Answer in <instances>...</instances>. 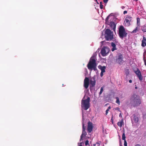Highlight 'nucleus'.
Returning a JSON list of instances; mask_svg holds the SVG:
<instances>
[{"label": "nucleus", "mask_w": 146, "mask_h": 146, "mask_svg": "<svg viewBox=\"0 0 146 146\" xmlns=\"http://www.w3.org/2000/svg\"><path fill=\"white\" fill-rule=\"evenodd\" d=\"M103 91V87H102L101 88L99 92V95H101Z\"/></svg>", "instance_id": "obj_26"}, {"label": "nucleus", "mask_w": 146, "mask_h": 146, "mask_svg": "<svg viewBox=\"0 0 146 146\" xmlns=\"http://www.w3.org/2000/svg\"><path fill=\"white\" fill-rule=\"evenodd\" d=\"M135 72L137 75V76L138 77L139 80L142 81L143 80V77L140 71L138 69H137V70L135 71Z\"/></svg>", "instance_id": "obj_11"}, {"label": "nucleus", "mask_w": 146, "mask_h": 146, "mask_svg": "<svg viewBox=\"0 0 146 146\" xmlns=\"http://www.w3.org/2000/svg\"><path fill=\"white\" fill-rule=\"evenodd\" d=\"M89 84V80L88 78L86 77L84 80V86L86 89L88 87Z\"/></svg>", "instance_id": "obj_9"}, {"label": "nucleus", "mask_w": 146, "mask_h": 146, "mask_svg": "<svg viewBox=\"0 0 146 146\" xmlns=\"http://www.w3.org/2000/svg\"><path fill=\"white\" fill-rule=\"evenodd\" d=\"M130 102L131 104L134 107L139 106L141 104L139 96L135 94H133L130 98Z\"/></svg>", "instance_id": "obj_2"}, {"label": "nucleus", "mask_w": 146, "mask_h": 146, "mask_svg": "<svg viewBox=\"0 0 146 146\" xmlns=\"http://www.w3.org/2000/svg\"><path fill=\"white\" fill-rule=\"evenodd\" d=\"M127 33L125 32V29L123 26H120L119 29V35L122 39L127 36Z\"/></svg>", "instance_id": "obj_5"}, {"label": "nucleus", "mask_w": 146, "mask_h": 146, "mask_svg": "<svg viewBox=\"0 0 146 146\" xmlns=\"http://www.w3.org/2000/svg\"><path fill=\"white\" fill-rule=\"evenodd\" d=\"M96 84V81L94 78H93L90 81V86L92 87H93L95 86Z\"/></svg>", "instance_id": "obj_14"}, {"label": "nucleus", "mask_w": 146, "mask_h": 146, "mask_svg": "<svg viewBox=\"0 0 146 146\" xmlns=\"http://www.w3.org/2000/svg\"><path fill=\"white\" fill-rule=\"evenodd\" d=\"M139 28V26H138L133 31L132 33H136L137 32V31H138V29Z\"/></svg>", "instance_id": "obj_23"}, {"label": "nucleus", "mask_w": 146, "mask_h": 146, "mask_svg": "<svg viewBox=\"0 0 146 146\" xmlns=\"http://www.w3.org/2000/svg\"><path fill=\"white\" fill-rule=\"evenodd\" d=\"M88 126L87 127V131L88 133H91L93 129L92 123L90 121H89L88 123Z\"/></svg>", "instance_id": "obj_10"}, {"label": "nucleus", "mask_w": 146, "mask_h": 146, "mask_svg": "<svg viewBox=\"0 0 146 146\" xmlns=\"http://www.w3.org/2000/svg\"><path fill=\"white\" fill-rule=\"evenodd\" d=\"M123 58L122 55H120L119 56L118 58L116 59V62L119 64H121L123 63Z\"/></svg>", "instance_id": "obj_12"}, {"label": "nucleus", "mask_w": 146, "mask_h": 146, "mask_svg": "<svg viewBox=\"0 0 146 146\" xmlns=\"http://www.w3.org/2000/svg\"><path fill=\"white\" fill-rule=\"evenodd\" d=\"M141 30L144 33L146 32V26H143L141 28Z\"/></svg>", "instance_id": "obj_22"}, {"label": "nucleus", "mask_w": 146, "mask_h": 146, "mask_svg": "<svg viewBox=\"0 0 146 146\" xmlns=\"http://www.w3.org/2000/svg\"><path fill=\"white\" fill-rule=\"evenodd\" d=\"M112 118L113 117H112V116L111 117V120H112V123H113V120Z\"/></svg>", "instance_id": "obj_40"}, {"label": "nucleus", "mask_w": 146, "mask_h": 146, "mask_svg": "<svg viewBox=\"0 0 146 146\" xmlns=\"http://www.w3.org/2000/svg\"><path fill=\"white\" fill-rule=\"evenodd\" d=\"M123 123V119H122L120 121H119L117 123V125L120 127H121L122 126Z\"/></svg>", "instance_id": "obj_19"}, {"label": "nucleus", "mask_w": 146, "mask_h": 146, "mask_svg": "<svg viewBox=\"0 0 146 146\" xmlns=\"http://www.w3.org/2000/svg\"><path fill=\"white\" fill-rule=\"evenodd\" d=\"M146 46V39L145 37L143 36V40L142 41L141 46L144 47Z\"/></svg>", "instance_id": "obj_16"}, {"label": "nucleus", "mask_w": 146, "mask_h": 146, "mask_svg": "<svg viewBox=\"0 0 146 146\" xmlns=\"http://www.w3.org/2000/svg\"><path fill=\"white\" fill-rule=\"evenodd\" d=\"M127 13V11H125L123 12V14H125Z\"/></svg>", "instance_id": "obj_35"}, {"label": "nucleus", "mask_w": 146, "mask_h": 146, "mask_svg": "<svg viewBox=\"0 0 146 146\" xmlns=\"http://www.w3.org/2000/svg\"><path fill=\"white\" fill-rule=\"evenodd\" d=\"M143 59L145 65L146 66V60L145 59V56H144L143 57Z\"/></svg>", "instance_id": "obj_27"}, {"label": "nucleus", "mask_w": 146, "mask_h": 146, "mask_svg": "<svg viewBox=\"0 0 146 146\" xmlns=\"http://www.w3.org/2000/svg\"><path fill=\"white\" fill-rule=\"evenodd\" d=\"M90 98L88 97L86 100L82 99L81 101V108L85 110H87L90 107Z\"/></svg>", "instance_id": "obj_3"}, {"label": "nucleus", "mask_w": 146, "mask_h": 146, "mask_svg": "<svg viewBox=\"0 0 146 146\" xmlns=\"http://www.w3.org/2000/svg\"><path fill=\"white\" fill-rule=\"evenodd\" d=\"M102 2H100V5H101V4H102Z\"/></svg>", "instance_id": "obj_41"}, {"label": "nucleus", "mask_w": 146, "mask_h": 146, "mask_svg": "<svg viewBox=\"0 0 146 146\" xmlns=\"http://www.w3.org/2000/svg\"><path fill=\"white\" fill-rule=\"evenodd\" d=\"M104 41H102L101 42L102 44H104Z\"/></svg>", "instance_id": "obj_39"}, {"label": "nucleus", "mask_w": 146, "mask_h": 146, "mask_svg": "<svg viewBox=\"0 0 146 146\" xmlns=\"http://www.w3.org/2000/svg\"><path fill=\"white\" fill-rule=\"evenodd\" d=\"M111 107L110 106H109L108 108L107 109V110L106 111V115H107L108 113V111H109L111 109Z\"/></svg>", "instance_id": "obj_25"}, {"label": "nucleus", "mask_w": 146, "mask_h": 146, "mask_svg": "<svg viewBox=\"0 0 146 146\" xmlns=\"http://www.w3.org/2000/svg\"><path fill=\"white\" fill-rule=\"evenodd\" d=\"M103 5L102 4H101V5H100V7L101 9H102L103 8Z\"/></svg>", "instance_id": "obj_32"}, {"label": "nucleus", "mask_w": 146, "mask_h": 146, "mask_svg": "<svg viewBox=\"0 0 146 146\" xmlns=\"http://www.w3.org/2000/svg\"><path fill=\"white\" fill-rule=\"evenodd\" d=\"M125 138L126 137L125 136V131L123 130V131L122 139V140L125 141L126 140Z\"/></svg>", "instance_id": "obj_20"}, {"label": "nucleus", "mask_w": 146, "mask_h": 146, "mask_svg": "<svg viewBox=\"0 0 146 146\" xmlns=\"http://www.w3.org/2000/svg\"><path fill=\"white\" fill-rule=\"evenodd\" d=\"M110 16V15H109V16H108L107 17V18H106V23H107V22H108V19H109V17Z\"/></svg>", "instance_id": "obj_29"}, {"label": "nucleus", "mask_w": 146, "mask_h": 146, "mask_svg": "<svg viewBox=\"0 0 146 146\" xmlns=\"http://www.w3.org/2000/svg\"><path fill=\"white\" fill-rule=\"evenodd\" d=\"M137 25L139 27V25H140V19L139 17H137Z\"/></svg>", "instance_id": "obj_21"}, {"label": "nucleus", "mask_w": 146, "mask_h": 146, "mask_svg": "<svg viewBox=\"0 0 146 146\" xmlns=\"http://www.w3.org/2000/svg\"><path fill=\"white\" fill-rule=\"evenodd\" d=\"M111 28L114 31L115 29L116 25L115 24L114 22H111L110 24H109Z\"/></svg>", "instance_id": "obj_13"}, {"label": "nucleus", "mask_w": 146, "mask_h": 146, "mask_svg": "<svg viewBox=\"0 0 146 146\" xmlns=\"http://www.w3.org/2000/svg\"><path fill=\"white\" fill-rule=\"evenodd\" d=\"M135 88L137 89V87H135Z\"/></svg>", "instance_id": "obj_44"}, {"label": "nucleus", "mask_w": 146, "mask_h": 146, "mask_svg": "<svg viewBox=\"0 0 146 146\" xmlns=\"http://www.w3.org/2000/svg\"><path fill=\"white\" fill-rule=\"evenodd\" d=\"M135 146H141V145L139 144H136Z\"/></svg>", "instance_id": "obj_36"}, {"label": "nucleus", "mask_w": 146, "mask_h": 146, "mask_svg": "<svg viewBox=\"0 0 146 146\" xmlns=\"http://www.w3.org/2000/svg\"><path fill=\"white\" fill-rule=\"evenodd\" d=\"M133 0L136 1H137L138 0Z\"/></svg>", "instance_id": "obj_42"}, {"label": "nucleus", "mask_w": 146, "mask_h": 146, "mask_svg": "<svg viewBox=\"0 0 146 146\" xmlns=\"http://www.w3.org/2000/svg\"><path fill=\"white\" fill-rule=\"evenodd\" d=\"M124 146H127V143L126 140L124 141Z\"/></svg>", "instance_id": "obj_31"}, {"label": "nucleus", "mask_w": 146, "mask_h": 146, "mask_svg": "<svg viewBox=\"0 0 146 146\" xmlns=\"http://www.w3.org/2000/svg\"><path fill=\"white\" fill-rule=\"evenodd\" d=\"M102 131L103 133H104L105 132V128L104 126H102Z\"/></svg>", "instance_id": "obj_30"}, {"label": "nucleus", "mask_w": 146, "mask_h": 146, "mask_svg": "<svg viewBox=\"0 0 146 146\" xmlns=\"http://www.w3.org/2000/svg\"><path fill=\"white\" fill-rule=\"evenodd\" d=\"M109 51V49L107 47L103 48L101 50V53L102 55L103 56H106Z\"/></svg>", "instance_id": "obj_7"}, {"label": "nucleus", "mask_w": 146, "mask_h": 146, "mask_svg": "<svg viewBox=\"0 0 146 146\" xmlns=\"http://www.w3.org/2000/svg\"><path fill=\"white\" fill-rule=\"evenodd\" d=\"M132 17L127 15L125 19V22L126 26H129L130 25V22L131 20Z\"/></svg>", "instance_id": "obj_8"}, {"label": "nucleus", "mask_w": 146, "mask_h": 146, "mask_svg": "<svg viewBox=\"0 0 146 146\" xmlns=\"http://www.w3.org/2000/svg\"><path fill=\"white\" fill-rule=\"evenodd\" d=\"M85 144L86 145H89V141L88 140H87L85 142Z\"/></svg>", "instance_id": "obj_28"}, {"label": "nucleus", "mask_w": 146, "mask_h": 146, "mask_svg": "<svg viewBox=\"0 0 146 146\" xmlns=\"http://www.w3.org/2000/svg\"><path fill=\"white\" fill-rule=\"evenodd\" d=\"M104 73V72H101V73H100V76L101 77H102L103 76Z\"/></svg>", "instance_id": "obj_33"}, {"label": "nucleus", "mask_w": 146, "mask_h": 146, "mask_svg": "<svg viewBox=\"0 0 146 146\" xmlns=\"http://www.w3.org/2000/svg\"><path fill=\"white\" fill-rule=\"evenodd\" d=\"M111 45L112 47L111 49L112 51H114L115 50H116L117 48L116 47V45L115 43L113 42H112L111 43Z\"/></svg>", "instance_id": "obj_15"}, {"label": "nucleus", "mask_w": 146, "mask_h": 146, "mask_svg": "<svg viewBox=\"0 0 146 146\" xmlns=\"http://www.w3.org/2000/svg\"><path fill=\"white\" fill-rule=\"evenodd\" d=\"M105 36L107 40H111L113 38V32L110 29H106L105 32Z\"/></svg>", "instance_id": "obj_4"}, {"label": "nucleus", "mask_w": 146, "mask_h": 146, "mask_svg": "<svg viewBox=\"0 0 146 146\" xmlns=\"http://www.w3.org/2000/svg\"><path fill=\"white\" fill-rule=\"evenodd\" d=\"M115 98L116 99V103L118 104L119 105L120 104V102L119 100V98L118 97H116Z\"/></svg>", "instance_id": "obj_24"}, {"label": "nucleus", "mask_w": 146, "mask_h": 146, "mask_svg": "<svg viewBox=\"0 0 146 146\" xmlns=\"http://www.w3.org/2000/svg\"><path fill=\"white\" fill-rule=\"evenodd\" d=\"M125 8V7L124 6H122L121 7V8L122 9H124Z\"/></svg>", "instance_id": "obj_37"}, {"label": "nucleus", "mask_w": 146, "mask_h": 146, "mask_svg": "<svg viewBox=\"0 0 146 146\" xmlns=\"http://www.w3.org/2000/svg\"><path fill=\"white\" fill-rule=\"evenodd\" d=\"M134 121L136 123H137L139 121V118L138 117L136 116L135 115H133V117L132 121Z\"/></svg>", "instance_id": "obj_18"}, {"label": "nucleus", "mask_w": 146, "mask_h": 146, "mask_svg": "<svg viewBox=\"0 0 146 146\" xmlns=\"http://www.w3.org/2000/svg\"><path fill=\"white\" fill-rule=\"evenodd\" d=\"M120 146H122V145H121L120 144Z\"/></svg>", "instance_id": "obj_43"}, {"label": "nucleus", "mask_w": 146, "mask_h": 146, "mask_svg": "<svg viewBox=\"0 0 146 146\" xmlns=\"http://www.w3.org/2000/svg\"><path fill=\"white\" fill-rule=\"evenodd\" d=\"M98 67L101 70V72L104 73L105 72V69H106V67L105 66H102L101 65H100L98 66Z\"/></svg>", "instance_id": "obj_17"}, {"label": "nucleus", "mask_w": 146, "mask_h": 146, "mask_svg": "<svg viewBox=\"0 0 146 146\" xmlns=\"http://www.w3.org/2000/svg\"><path fill=\"white\" fill-rule=\"evenodd\" d=\"M82 134L80 136V141H81L82 140H83L82 139L84 137L86 136L87 135V133L85 131L86 127L85 126L84 124V121L82 122Z\"/></svg>", "instance_id": "obj_6"}, {"label": "nucleus", "mask_w": 146, "mask_h": 146, "mask_svg": "<svg viewBox=\"0 0 146 146\" xmlns=\"http://www.w3.org/2000/svg\"><path fill=\"white\" fill-rule=\"evenodd\" d=\"M129 82L130 83H131L132 82V81L131 80H129Z\"/></svg>", "instance_id": "obj_38"}, {"label": "nucleus", "mask_w": 146, "mask_h": 146, "mask_svg": "<svg viewBox=\"0 0 146 146\" xmlns=\"http://www.w3.org/2000/svg\"><path fill=\"white\" fill-rule=\"evenodd\" d=\"M108 104H107L106 105H107Z\"/></svg>", "instance_id": "obj_45"}, {"label": "nucleus", "mask_w": 146, "mask_h": 146, "mask_svg": "<svg viewBox=\"0 0 146 146\" xmlns=\"http://www.w3.org/2000/svg\"><path fill=\"white\" fill-rule=\"evenodd\" d=\"M108 0H103V1L104 3H106L108 2Z\"/></svg>", "instance_id": "obj_34"}, {"label": "nucleus", "mask_w": 146, "mask_h": 146, "mask_svg": "<svg viewBox=\"0 0 146 146\" xmlns=\"http://www.w3.org/2000/svg\"><path fill=\"white\" fill-rule=\"evenodd\" d=\"M96 55H93L90 58L89 61L87 65V67L89 70H94L96 71L97 64L96 63Z\"/></svg>", "instance_id": "obj_1"}]
</instances>
